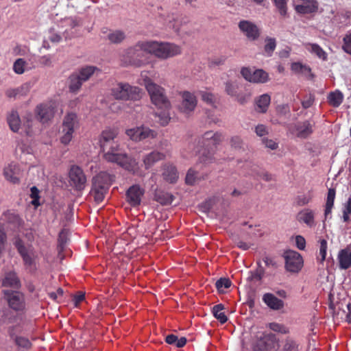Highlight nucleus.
I'll return each mask as SVG.
<instances>
[{"label":"nucleus","mask_w":351,"mask_h":351,"mask_svg":"<svg viewBox=\"0 0 351 351\" xmlns=\"http://www.w3.org/2000/svg\"><path fill=\"white\" fill-rule=\"evenodd\" d=\"M81 80L84 82L89 80V78L95 73H100V69L94 66H86L80 69L75 72Z\"/></svg>","instance_id":"26"},{"label":"nucleus","mask_w":351,"mask_h":351,"mask_svg":"<svg viewBox=\"0 0 351 351\" xmlns=\"http://www.w3.org/2000/svg\"><path fill=\"white\" fill-rule=\"evenodd\" d=\"M297 220L300 223H304L311 228L315 225V211L309 208L303 209L298 213Z\"/></svg>","instance_id":"22"},{"label":"nucleus","mask_w":351,"mask_h":351,"mask_svg":"<svg viewBox=\"0 0 351 351\" xmlns=\"http://www.w3.org/2000/svg\"><path fill=\"white\" fill-rule=\"evenodd\" d=\"M16 343L19 346L24 348H29L31 346L29 341L27 338L22 337H16Z\"/></svg>","instance_id":"59"},{"label":"nucleus","mask_w":351,"mask_h":351,"mask_svg":"<svg viewBox=\"0 0 351 351\" xmlns=\"http://www.w3.org/2000/svg\"><path fill=\"white\" fill-rule=\"evenodd\" d=\"M125 38L123 32L120 30H115L110 32L108 34V39L112 43H119L123 41Z\"/></svg>","instance_id":"41"},{"label":"nucleus","mask_w":351,"mask_h":351,"mask_svg":"<svg viewBox=\"0 0 351 351\" xmlns=\"http://www.w3.org/2000/svg\"><path fill=\"white\" fill-rule=\"evenodd\" d=\"M304 46L306 50L315 54L319 58L322 60L326 59V53L318 45L306 43Z\"/></svg>","instance_id":"37"},{"label":"nucleus","mask_w":351,"mask_h":351,"mask_svg":"<svg viewBox=\"0 0 351 351\" xmlns=\"http://www.w3.org/2000/svg\"><path fill=\"white\" fill-rule=\"evenodd\" d=\"M231 285V282L228 278H220L216 282V287L219 291H223L224 289L229 288Z\"/></svg>","instance_id":"50"},{"label":"nucleus","mask_w":351,"mask_h":351,"mask_svg":"<svg viewBox=\"0 0 351 351\" xmlns=\"http://www.w3.org/2000/svg\"><path fill=\"white\" fill-rule=\"evenodd\" d=\"M195 172L192 169H189V171L187 172L185 179L186 184L191 185L193 184L195 182Z\"/></svg>","instance_id":"61"},{"label":"nucleus","mask_w":351,"mask_h":351,"mask_svg":"<svg viewBox=\"0 0 351 351\" xmlns=\"http://www.w3.org/2000/svg\"><path fill=\"white\" fill-rule=\"evenodd\" d=\"M8 123L10 129L14 132H19L21 125V120L19 114L12 111L8 117Z\"/></svg>","instance_id":"36"},{"label":"nucleus","mask_w":351,"mask_h":351,"mask_svg":"<svg viewBox=\"0 0 351 351\" xmlns=\"http://www.w3.org/2000/svg\"><path fill=\"white\" fill-rule=\"evenodd\" d=\"M351 214V204H345L343 210L342 219L343 222L350 221V215Z\"/></svg>","instance_id":"58"},{"label":"nucleus","mask_w":351,"mask_h":351,"mask_svg":"<svg viewBox=\"0 0 351 351\" xmlns=\"http://www.w3.org/2000/svg\"><path fill=\"white\" fill-rule=\"evenodd\" d=\"M268 327L271 330L281 333V334H287L289 332V329L283 324L276 323V322H271L268 324Z\"/></svg>","instance_id":"45"},{"label":"nucleus","mask_w":351,"mask_h":351,"mask_svg":"<svg viewBox=\"0 0 351 351\" xmlns=\"http://www.w3.org/2000/svg\"><path fill=\"white\" fill-rule=\"evenodd\" d=\"M293 135L300 138H306L313 132L312 125L309 121L299 122L289 128Z\"/></svg>","instance_id":"18"},{"label":"nucleus","mask_w":351,"mask_h":351,"mask_svg":"<svg viewBox=\"0 0 351 351\" xmlns=\"http://www.w3.org/2000/svg\"><path fill=\"white\" fill-rule=\"evenodd\" d=\"M113 181V177L105 172H101L97 175L93 180V184L105 186L108 189V186Z\"/></svg>","instance_id":"28"},{"label":"nucleus","mask_w":351,"mask_h":351,"mask_svg":"<svg viewBox=\"0 0 351 351\" xmlns=\"http://www.w3.org/2000/svg\"><path fill=\"white\" fill-rule=\"evenodd\" d=\"M339 267L346 269L351 265V252L347 249L341 250L338 254Z\"/></svg>","instance_id":"27"},{"label":"nucleus","mask_w":351,"mask_h":351,"mask_svg":"<svg viewBox=\"0 0 351 351\" xmlns=\"http://www.w3.org/2000/svg\"><path fill=\"white\" fill-rule=\"evenodd\" d=\"M140 84L145 86L146 90L150 84H156L148 76L147 71H142L140 77Z\"/></svg>","instance_id":"47"},{"label":"nucleus","mask_w":351,"mask_h":351,"mask_svg":"<svg viewBox=\"0 0 351 351\" xmlns=\"http://www.w3.org/2000/svg\"><path fill=\"white\" fill-rule=\"evenodd\" d=\"M111 95L119 100H139L142 97L141 90L128 83L119 82L110 89Z\"/></svg>","instance_id":"4"},{"label":"nucleus","mask_w":351,"mask_h":351,"mask_svg":"<svg viewBox=\"0 0 351 351\" xmlns=\"http://www.w3.org/2000/svg\"><path fill=\"white\" fill-rule=\"evenodd\" d=\"M271 101V97L268 94H263L256 99V110L259 112H265Z\"/></svg>","instance_id":"29"},{"label":"nucleus","mask_w":351,"mask_h":351,"mask_svg":"<svg viewBox=\"0 0 351 351\" xmlns=\"http://www.w3.org/2000/svg\"><path fill=\"white\" fill-rule=\"evenodd\" d=\"M283 257L285 261V269L291 273H298L303 267L304 261L298 252L293 250H287Z\"/></svg>","instance_id":"12"},{"label":"nucleus","mask_w":351,"mask_h":351,"mask_svg":"<svg viewBox=\"0 0 351 351\" xmlns=\"http://www.w3.org/2000/svg\"><path fill=\"white\" fill-rule=\"evenodd\" d=\"M240 31L250 40H256L260 36L257 25L252 21L242 20L239 23Z\"/></svg>","instance_id":"16"},{"label":"nucleus","mask_w":351,"mask_h":351,"mask_svg":"<svg viewBox=\"0 0 351 351\" xmlns=\"http://www.w3.org/2000/svg\"><path fill=\"white\" fill-rule=\"evenodd\" d=\"M59 103L56 100H49L38 105L35 110L38 119L45 123L51 120L57 110Z\"/></svg>","instance_id":"7"},{"label":"nucleus","mask_w":351,"mask_h":351,"mask_svg":"<svg viewBox=\"0 0 351 351\" xmlns=\"http://www.w3.org/2000/svg\"><path fill=\"white\" fill-rule=\"evenodd\" d=\"M87 179L83 170L77 165H72L69 171V183L76 191L85 189Z\"/></svg>","instance_id":"11"},{"label":"nucleus","mask_w":351,"mask_h":351,"mask_svg":"<svg viewBox=\"0 0 351 351\" xmlns=\"http://www.w3.org/2000/svg\"><path fill=\"white\" fill-rule=\"evenodd\" d=\"M223 305L221 304L215 305L213 308V313L214 317L218 319L221 324H224L227 322L228 317L223 312Z\"/></svg>","instance_id":"38"},{"label":"nucleus","mask_w":351,"mask_h":351,"mask_svg":"<svg viewBox=\"0 0 351 351\" xmlns=\"http://www.w3.org/2000/svg\"><path fill=\"white\" fill-rule=\"evenodd\" d=\"M16 247L19 252L22 256L23 261L27 267L31 269L35 267V259L36 255L35 252L32 250H27L21 241L16 242Z\"/></svg>","instance_id":"19"},{"label":"nucleus","mask_w":351,"mask_h":351,"mask_svg":"<svg viewBox=\"0 0 351 351\" xmlns=\"http://www.w3.org/2000/svg\"><path fill=\"white\" fill-rule=\"evenodd\" d=\"M335 198V190L330 189L328 192L326 209H325V217H327L330 213L332 208L334 205V201Z\"/></svg>","instance_id":"39"},{"label":"nucleus","mask_w":351,"mask_h":351,"mask_svg":"<svg viewBox=\"0 0 351 351\" xmlns=\"http://www.w3.org/2000/svg\"><path fill=\"white\" fill-rule=\"evenodd\" d=\"M108 189L104 186L93 184L91 194L93 195L95 201L100 203L103 201Z\"/></svg>","instance_id":"32"},{"label":"nucleus","mask_w":351,"mask_h":351,"mask_svg":"<svg viewBox=\"0 0 351 351\" xmlns=\"http://www.w3.org/2000/svg\"><path fill=\"white\" fill-rule=\"evenodd\" d=\"M300 4L296 5L295 9L300 14H311L317 11L318 5L316 0H301Z\"/></svg>","instance_id":"23"},{"label":"nucleus","mask_w":351,"mask_h":351,"mask_svg":"<svg viewBox=\"0 0 351 351\" xmlns=\"http://www.w3.org/2000/svg\"><path fill=\"white\" fill-rule=\"evenodd\" d=\"M275 5L279 10L281 15L285 16L287 14V1L286 0H273Z\"/></svg>","instance_id":"53"},{"label":"nucleus","mask_w":351,"mask_h":351,"mask_svg":"<svg viewBox=\"0 0 351 351\" xmlns=\"http://www.w3.org/2000/svg\"><path fill=\"white\" fill-rule=\"evenodd\" d=\"M312 199L313 195L311 193H308L306 194L298 195L296 198V203L298 206H302L311 202Z\"/></svg>","instance_id":"46"},{"label":"nucleus","mask_w":351,"mask_h":351,"mask_svg":"<svg viewBox=\"0 0 351 351\" xmlns=\"http://www.w3.org/2000/svg\"><path fill=\"white\" fill-rule=\"evenodd\" d=\"M295 240L296 247L300 250H304L306 247L305 239L302 236L298 235L295 237Z\"/></svg>","instance_id":"60"},{"label":"nucleus","mask_w":351,"mask_h":351,"mask_svg":"<svg viewBox=\"0 0 351 351\" xmlns=\"http://www.w3.org/2000/svg\"><path fill=\"white\" fill-rule=\"evenodd\" d=\"M36 58L29 59L25 61L23 58L17 59L13 64V70L16 74H23L25 71L35 68L36 65L34 64Z\"/></svg>","instance_id":"20"},{"label":"nucleus","mask_w":351,"mask_h":351,"mask_svg":"<svg viewBox=\"0 0 351 351\" xmlns=\"http://www.w3.org/2000/svg\"><path fill=\"white\" fill-rule=\"evenodd\" d=\"M241 73L247 81L252 83L263 84L269 80L268 73L263 69L245 67L241 69Z\"/></svg>","instance_id":"13"},{"label":"nucleus","mask_w":351,"mask_h":351,"mask_svg":"<svg viewBox=\"0 0 351 351\" xmlns=\"http://www.w3.org/2000/svg\"><path fill=\"white\" fill-rule=\"evenodd\" d=\"M263 143L265 147L271 149V150H275L278 148V143L271 139H263Z\"/></svg>","instance_id":"62"},{"label":"nucleus","mask_w":351,"mask_h":351,"mask_svg":"<svg viewBox=\"0 0 351 351\" xmlns=\"http://www.w3.org/2000/svg\"><path fill=\"white\" fill-rule=\"evenodd\" d=\"M163 179L169 183H175L178 179V173L175 166L166 165L162 172Z\"/></svg>","instance_id":"25"},{"label":"nucleus","mask_w":351,"mask_h":351,"mask_svg":"<svg viewBox=\"0 0 351 351\" xmlns=\"http://www.w3.org/2000/svg\"><path fill=\"white\" fill-rule=\"evenodd\" d=\"M143 47L147 50V53L159 59L166 60L176 56L181 53L180 46L168 42L156 40H147Z\"/></svg>","instance_id":"1"},{"label":"nucleus","mask_w":351,"mask_h":351,"mask_svg":"<svg viewBox=\"0 0 351 351\" xmlns=\"http://www.w3.org/2000/svg\"><path fill=\"white\" fill-rule=\"evenodd\" d=\"M263 302L273 310H280L283 308L284 302L272 293H265L263 296Z\"/></svg>","instance_id":"24"},{"label":"nucleus","mask_w":351,"mask_h":351,"mask_svg":"<svg viewBox=\"0 0 351 351\" xmlns=\"http://www.w3.org/2000/svg\"><path fill=\"white\" fill-rule=\"evenodd\" d=\"M182 102L179 106L181 112L189 114L192 112L197 106V99L193 93L189 91L181 93Z\"/></svg>","instance_id":"15"},{"label":"nucleus","mask_w":351,"mask_h":351,"mask_svg":"<svg viewBox=\"0 0 351 351\" xmlns=\"http://www.w3.org/2000/svg\"><path fill=\"white\" fill-rule=\"evenodd\" d=\"M200 95L204 101L211 106L214 105L215 102V96L211 93L206 91H201Z\"/></svg>","instance_id":"49"},{"label":"nucleus","mask_w":351,"mask_h":351,"mask_svg":"<svg viewBox=\"0 0 351 351\" xmlns=\"http://www.w3.org/2000/svg\"><path fill=\"white\" fill-rule=\"evenodd\" d=\"M320 245L319 250V256L317 257L318 261L323 263L326 259V250H327V241L325 239L320 240Z\"/></svg>","instance_id":"44"},{"label":"nucleus","mask_w":351,"mask_h":351,"mask_svg":"<svg viewBox=\"0 0 351 351\" xmlns=\"http://www.w3.org/2000/svg\"><path fill=\"white\" fill-rule=\"evenodd\" d=\"M144 193L143 189L139 186L134 185L127 191V199L132 206H137L141 203V197Z\"/></svg>","instance_id":"21"},{"label":"nucleus","mask_w":351,"mask_h":351,"mask_svg":"<svg viewBox=\"0 0 351 351\" xmlns=\"http://www.w3.org/2000/svg\"><path fill=\"white\" fill-rule=\"evenodd\" d=\"M105 158L110 162H117L124 169L138 173L141 165L131 158L130 155H104Z\"/></svg>","instance_id":"9"},{"label":"nucleus","mask_w":351,"mask_h":351,"mask_svg":"<svg viewBox=\"0 0 351 351\" xmlns=\"http://www.w3.org/2000/svg\"><path fill=\"white\" fill-rule=\"evenodd\" d=\"M3 176L9 182L18 184L20 182L22 171L18 164L12 162L4 168Z\"/></svg>","instance_id":"17"},{"label":"nucleus","mask_w":351,"mask_h":351,"mask_svg":"<svg viewBox=\"0 0 351 351\" xmlns=\"http://www.w3.org/2000/svg\"><path fill=\"white\" fill-rule=\"evenodd\" d=\"M254 132L256 134V135L260 137L266 136L269 132L267 128L263 124H259L256 125L255 127Z\"/></svg>","instance_id":"57"},{"label":"nucleus","mask_w":351,"mask_h":351,"mask_svg":"<svg viewBox=\"0 0 351 351\" xmlns=\"http://www.w3.org/2000/svg\"><path fill=\"white\" fill-rule=\"evenodd\" d=\"M11 313L8 308L0 310V324H7L10 322Z\"/></svg>","instance_id":"52"},{"label":"nucleus","mask_w":351,"mask_h":351,"mask_svg":"<svg viewBox=\"0 0 351 351\" xmlns=\"http://www.w3.org/2000/svg\"><path fill=\"white\" fill-rule=\"evenodd\" d=\"M147 41H139L134 47L128 48L121 56V62L125 66H141L148 62L147 50L143 45Z\"/></svg>","instance_id":"2"},{"label":"nucleus","mask_w":351,"mask_h":351,"mask_svg":"<svg viewBox=\"0 0 351 351\" xmlns=\"http://www.w3.org/2000/svg\"><path fill=\"white\" fill-rule=\"evenodd\" d=\"M152 102L154 104L158 109H169L171 107V104L169 101L168 100L165 89L160 86L156 84H150L148 86V89H147Z\"/></svg>","instance_id":"6"},{"label":"nucleus","mask_w":351,"mask_h":351,"mask_svg":"<svg viewBox=\"0 0 351 351\" xmlns=\"http://www.w3.org/2000/svg\"><path fill=\"white\" fill-rule=\"evenodd\" d=\"M314 101L315 96L311 93H308L302 99V106L304 108H308L313 104Z\"/></svg>","instance_id":"51"},{"label":"nucleus","mask_w":351,"mask_h":351,"mask_svg":"<svg viewBox=\"0 0 351 351\" xmlns=\"http://www.w3.org/2000/svg\"><path fill=\"white\" fill-rule=\"evenodd\" d=\"M84 82L81 80L80 77L77 75L75 73H73L69 77V91L73 93H77L82 87Z\"/></svg>","instance_id":"33"},{"label":"nucleus","mask_w":351,"mask_h":351,"mask_svg":"<svg viewBox=\"0 0 351 351\" xmlns=\"http://www.w3.org/2000/svg\"><path fill=\"white\" fill-rule=\"evenodd\" d=\"M343 100V93L337 90L334 92H331L328 96V101L330 105L333 107H339Z\"/></svg>","instance_id":"35"},{"label":"nucleus","mask_w":351,"mask_h":351,"mask_svg":"<svg viewBox=\"0 0 351 351\" xmlns=\"http://www.w3.org/2000/svg\"><path fill=\"white\" fill-rule=\"evenodd\" d=\"M22 88H23L21 87V88H17L8 89L6 91V95L8 97H15L16 96H17L18 95H19L21 93Z\"/></svg>","instance_id":"64"},{"label":"nucleus","mask_w":351,"mask_h":351,"mask_svg":"<svg viewBox=\"0 0 351 351\" xmlns=\"http://www.w3.org/2000/svg\"><path fill=\"white\" fill-rule=\"evenodd\" d=\"M125 134L131 141L140 142L146 139L154 138L157 132L147 126L141 125L127 129Z\"/></svg>","instance_id":"8"},{"label":"nucleus","mask_w":351,"mask_h":351,"mask_svg":"<svg viewBox=\"0 0 351 351\" xmlns=\"http://www.w3.org/2000/svg\"><path fill=\"white\" fill-rule=\"evenodd\" d=\"M162 111L160 112H156V116L158 117L159 123L161 125L165 126L168 124L170 117L169 113V109H161Z\"/></svg>","instance_id":"43"},{"label":"nucleus","mask_w":351,"mask_h":351,"mask_svg":"<svg viewBox=\"0 0 351 351\" xmlns=\"http://www.w3.org/2000/svg\"><path fill=\"white\" fill-rule=\"evenodd\" d=\"M2 285L4 287H18L19 286V280L16 274L12 271L6 273L2 279Z\"/></svg>","instance_id":"31"},{"label":"nucleus","mask_w":351,"mask_h":351,"mask_svg":"<svg viewBox=\"0 0 351 351\" xmlns=\"http://www.w3.org/2000/svg\"><path fill=\"white\" fill-rule=\"evenodd\" d=\"M276 47V39L267 37L265 39V45L264 47V53L267 56H271Z\"/></svg>","instance_id":"40"},{"label":"nucleus","mask_w":351,"mask_h":351,"mask_svg":"<svg viewBox=\"0 0 351 351\" xmlns=\"http://www.w3.org/2000/svg\"><path fill=\"white\" fill-rule=\"evenodd\" d=\"M299 342L291 337H287L282 342V351H298Z\"/></svg>","instance_id":"34"},{"label":"nucleus","mask_w":351,"mask_h":351,"mask_svg":"<svg viewBox=\"0 0 351 351\" xmlns=\"http://www.w3.org/2000/svg\"><path fill=\"white\" fill-rule=\"evenodd\" d=\"M119 134L118 129L108 127L103 130L99 136V152L101 154H116L120 151V146L115 138Z\"/></svg>","instance_id":"3"},{"label":"nucleus","mask_w":351,"mask_h":351,"mask_svg":"<svg viewBox=\"0 0 351 351\" xmlns=\"http://www.w3.org/2000/svg\"><path fill=\"white\" fill-rule=\"evenodd\" d=\"M6 300L11 308L14 311H23L25 308L24 295L19 291H7Z\"/></svg>","instance_id":"14"},{"label":"nucleus","mask_w":351,"mask_h":351,"mask_svg":"<svg viewBox=\"0 0 351 351\" xmlns=\"http://www.w3.org/2000/svg\"><path fill=\"white\" fill-rule=\"evenodd\" d=\"M4 220L15 228L20 227L23 224V220L20 216L12 211L8 210L3 214Z\"/></svg>","instance_id":"30"},{"label":"nucleus","mask_w":351,"mask_h":351,"mask_svg":"<svg viewBox=\"0 0 351 351\" xmlns=\"http://www.w3.org/2000/svg\"><path fill=\"white\" fill-rule=\"evenodd\" d=\"M291 69L295 73L309 72L310 69L299 62H294L291 64Z\"/></svg>","instance_id":"55"},{"label":"nucleus","mask_w":351,"mask_h":351,"mask_svg":"<svg viewBox=\"0 0 351 351\" xmlns=\"http://www.w3.org/2000/svg\"><path fill=\"white\" fill-rule=\"evenodd\" d=\"M237 101L241 104H245L250 98V94H237L236 96Z\"/></svg>","instance_id":"63"},{"label":"nucleus","mask_w":351,"mask_h":351,"mask_svg":"<svg viewBox=\"0 0 351 351\" xmlns=\"http://www.w3.org/2000/svg\"><path fill=\"white\" fill-rule=\"evenodd\" d=\"M343 49L346 53L351 54V32L343 38Z\"/></svg>","instance_id":"56"},{"label":"nucleus","mask_w":351,"mask_h":351,"mask_svg":"<svg viewBox=\"0 0 351 351\" xmlns=\"http://www.w3.org/2000/svg\"><path fill=\"white\" fill-rule=\"evenodd\" d=\"M223 138V136L221 133L208 131L199 138L197 147L209 152L219 145Z\"/></svg>","instance_id":"10"},{"label":"nucleus","mask_w":351,"mask_h":351,"mask_svg":"<svg viewBox=\"0 0 351 351\" xmlns=\"http://www.w3.org/2000/svg\"><path fill=\"white\" fill-rule=\"evenodd\" d=\"M239 84L234 81H229L226 83V92L228 95L235 97L237 95Z\"/></svg>","instance_id":"42"},{"label":"nucleus","mask_w":351,"mask_h":351,"mask_svg":"<svg viewBox=\"0 0 351 351\" xmlns=\"http://www.w3.org/2000/svg\"><path fill=\"white\" fill-rule=\"evenodd\" d=\"M271 346L265 342L264 339H261L254 346V351H271Z\"/></svg>","instance_id":"48"},{"label":"nucleus","mask_w":351,"mask_h":351,"mask_svg":"<svg viewBox=\"0 0 351 351\" xmlns=\"http://www.w3.org/2000/svg\"><path fill=\"white\" fill-rule=\"evenodd\" d=\"M80 128V119L75 112H67L63 118L62 123V132L60 141L64 145L69 144L73 134Z\"/></svg>","instance_id":"5"},{"label":"nucleus","mask_w":351,"mask_h":351,"mask_svg":"<svg viewBox=\"0 0 351 351\" xmlns=\"http://www.w3.org/2000/svg\"><path fill=\"white\" fill-rule=\"evenodd\" d=\"M158 155H146L143 158V164L145 169L149 168L156 161L160 158L157 157Z\"/></svg>","instance_id":"54"}]
</instances>
